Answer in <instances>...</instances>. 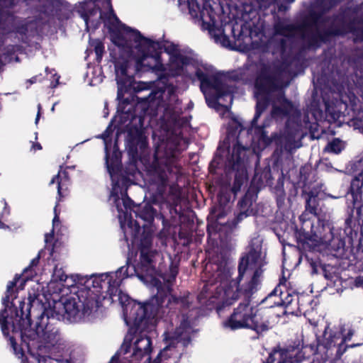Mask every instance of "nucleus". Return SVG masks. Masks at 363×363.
Returning a JSON list of instances; mask_svg holds the SVG:
<instances>
[{
  "label": "nucleus",
  "mask_w": 363,
  "mask_h": 363,
  "mask_svg": "<svg viewBox=\"0 0 363 363\" xmlns=\"http://www.w3.org/2000/svg\"><path fill=\"white\" fill-rule=\"evenodd\" d=\"M245 289L218 284L211 287L209 284H206L198 295V299L201 303L211 306L220 313L225 307L242 298L223 322V328L233 331L248 329L257 335L262 334L269 330L270 322L262 317V308H257L251 304L252 296L258 290L247 291Z\"/></svg>",
  "instance_id": "obj_1"
},
{
  "label": "nucleus",
  "mask_w": 363,
  "mask_h": 363,
  "mask_svg": "<svg viewBox=\"0 0 363 363\" xmlns=\"http://www.w3.org/2000/svg\"><path fill=\"white\" fill-rule=\"evenodd\" d=\"M266 262L262 257V245L251 241L240 256L235 279H231V273L226 259L223 255L213 256L206 264L203 273L207 279L206 284L211 287L215 285H228L246 288L245 291L259 290L262 281L264 266Z\"/></svg>",
  "instance_id": "obj_2"
},
{
  "label": "nucleus",
  "mask_w": 363,
  "mask_h": 363,
  "mask_svg": "<svg viewBox=\"0 0 363 363\" xmlns=\"http://www.w3.org/2000/svg\"><path fill=\"white\" fill-rule=\"evenodd\" d=\"M165 296L164 293L159 292L147 302L143 304L134 303L130 308L128 318L133 321V325L129 328L120 348V353L128 363H140L143 359H145L143 363L150 362L152 340L144 333L155 321Z\"/></svg>",
  "instance_id": "obj_3"
},
{
  "label": "nucleus",
  "mask_w": 363,
  "mask_h": 363,
  "mask_svg": "<svg viewBox=\"0 0 363 363\" xmlns=\"http://www.w3.org/2000/svg\"><path fill=\"white\" fill-rule=\"evenodd\" d=\"M130 259H128L126 264L118 268L114 273L92 276V286L96 289V291L89 286L79 289L74 294L66 298L63 303L65 313L64 318L70 323L81 321L88 317L94 308L99 307V296L101 290L108 285L107 293L111 297L122 293L120 286L123 281L128 278Z\"/></svg>",
  "instance_id": "obj_4"
},
{
  "label": "nucleus",
  "mask_w": 363,
  "mask_h": 363,
  "mask_svg": "<svg viewBox=\"0 0 363 363\" xmlns=\"http://www.w3.org/2000/svg\"><path fill=\"white\" fill-rule=\"evenodd\" d=\"M110 6L109 16L120 23L119 28L111 29L112 41L119 48H126L132 52L133 42L139 55L135 60V69L137 72L161 71L163 70L162 62V45L158 41L152 40L143 36L141 33L122 23L117 17L112 8L111 0L108 1Z\"/></svg>",
  "instance_id": "obj_5"
},
{
  "label": "nucleus",
  "mask_w": 363,
  "mask_h": 363,
  "mask_svg": "<svg viewBox=\"0 0 363 363\" xmlns=\"http://www.w3.org/2000/svg\"><path fill=\"white\" fill-rule=\"evenodd\" d=\"M40 294L33 291L29 292L26 308V322L24 328L20 331L21 347L30 351V342L37 338L42 339L45 343L53 345L57 342L59 329L55 325L57 320L50 317Z\"/></svg>",
  "instance_id": "obj_6"
},
{
  "label": "nucleus",
  "mask_w": 363,
  "mask_h": 363,
  "mask_svg": "<svg viewBox=\"0 0 363 363\" xmlns=\"http://www.w3.org/2000/svg\"><path fill=\"white\" fill-rule=\"evenodd\" d=\"M25 283L26 279L19 274H16L13 279L8 283L5 296L2 298L4 308L0 312L2 332L4 335H9L11 326L12 334L9 338V344L13 353L19 357L23 356L24 350L21 345H18L16 339L20 338V331L24 328L26 303L23 300H18V306H17L14 300L16 297L13 298V296L15 292H18V289H23Z\"/></svg>",
  "instance_id": "obj_7"
},
{
  "label": "nucleus",
  "mask_w": 363,
  "mask_h": 363,
  "mask_svg": "<svg viewBox=\"0 0 363 363\" xmlns=\"http://www.w3.org/2000/svg\"><path fill=\"white\" fill-rule=\"evenodd\" d=\"M257 67L254 86L257 101L255 113L251 121L252 126H256L258 119L266 110L270 102V95L283 88V75L286 72L284 62H265L260 60L255 63Z\"/></svg>",
  "instance_id": "obj_8"
},
{
  "label": "nucleus",
  "mask_w": 363,
  "mask_h": 363,
  "mask_svg": "<svg viewBox=\"0 0 363 363\" xmlns=\"http://www.w3.org/2000/svg\"><path fill=\"white\" fill-rule=\"evenodd\" d=\"M150 180L163 194L171 179L177 181L181 175V167L174 156L158 158L155 157L148 169Z\"/></svg>",
  "instance_id": "obj_9"
},
{
  "label": "nucleus",
  "mask_w": 363,
  "mask_h": 363,
  "mask_svg": "<svg viewBox=\"0 0 363 363\" xmlns=\"http://www.w3.org/2000/svg\"><path fill=\"white\" fill-rule=\"evenodd\" d=\"M347 193L352 196V201L346 208L345 227L352 230L362 219L363 177L353 176Z\"/></svg>",
  "instance_id": "obj_10"
},
{
  "label": "nucleus",
  "mask_w": 363,
  "mask_h": 363,
  "mask_svg": "<svg viewBox=\"0 0 363 363\" xmlns=\"http://www.w3.org/2000/svg\"><path fill=\"white\" fill-rule=\"evenodd\" d=\"M3 24L2 28L7 33H13L18 41L23 44H28L30 37L37 30L35 21L22 18L13 14H8Z\"/></svg>",
  "instance_id": "obj_11"
},
{
  "label": "nucleus",
  "mask_w": 363,
  "mask_h": 363,
  "mask_svg": "<svg viewBox=\"0 0 363 363\" xmlns=\"http://www.w3.org/2000/svg\"><path fill=\"white\" fill-rule=\"evenodd\" d=\"M106 164L108 172L112 180L113 196H118L120 194L125 208H130V205L128 203H133V201L128 195V189L132 184L130 179L123 174L121 164L117 160H113L110 164L107 160Z\"/></svg>",
  "instance_id": "obj_12"
},
{
  "label": "nucleus",
  "mask_w": 363,
  "mask_h": 363,
  "mask_svg": "<svg viewBox=\"0 0 363 363\" xmlns=\"http://www.w3.org/2000/svg\"><path fill=\"white\" fill-rule=\"evenodd\" d=\"M169 288L167 291H165L158 287L157 293L154 296H157L159 292H163L166 296L165 298H164V302L162 303L160 313L156 317V319L162 318L167 310H168L167 313H170V317H172L173 315H176L177 316L181 315L184 319L188 318V312L191 305V302L189 301V293L182 296H169Z\"/></svg>",
  "instance_id": "obj_13"
},
{
  "label": "nucleus",
  "mask_w": 363,
  "mask_h": 363,
  "mask_svg": "<svg viewBox=\"0 0 363 363\" xmlns=\"http://www.w3.org/2000/svg\"><path fill=\"white\" fill-rule=\"evenodd\" d=\"M362 5V4L352 9L347 8L332 16L333 21L329 28L330 30H337V37L351 33L357 39L359 27L354 25V14L358 13Z\"/></svg>",
  "instance_id": "obj_14"
},
{
  "label": "nucleus",
  "mask_w": 363,
  "mask_h": 363,
  "mask_svg": "<svg viewBox=\"0 0 363 363\" xmlns=\"http://www.w3.org/2000/svg\"><path fill=\"white\" fill-rule=\"evenodd\" d=\"M342 330L338 328H330L328 324L324 329L321 336H318L323 346V353L325 358L338 359L343 355L344 352H340V342Z\"/></svg>",
  "instance_id": "obj_15"
},
{
  "label": "nucleus",
  "mask_w": 363,
  "mask_h": 363,
  "mask_svg": "<svg viewBox=\"0 0 363 363\" xmlns=\"http://www.w3.org/2000/svg\"><path fill=\"white\" fill-rule=\"evenodd\" d=\"M303 343V336L296 337L294 340L288 341L284 347L277 346L274 347L268 356V363L276 362L279 359V363H301L298 362V354L302 352L301 345Z\"/></svg>",
  "instance_id": "obj_16"
},
{
  "label": "nucleus",
  "mask_w": 363,
  "mask_h": 363,
  "mask_svg": "<svg viewBox=\"0 0 363 363\" xmlns=\"http://www.w3.org/2000/svg\"><path fill=\"white\" fill-rule=\"evenodd\" d=\"M195 76L200 82V89L203 94L209 89L215 91L214 99L218 100L224 96H230L229 86L223 82L218 74L208 75L200 68H197Z\"/></svg>",
  "instance_id": "obj_17"
},
{
  "label": "nucleus",
  "mask_w": 363,
  "mask_h": 363,
  "mask_svg": "<svg viewBox=\"0 0 363 363\" xmlns=\"http://www.w3.org/2000/svg\"><path fill=\"white\" fill-rule=\"evenodd\" d=\"M337 30H330L328 26L324 29H320L318 27L314 28L299 35L303 42L305 50H316L322 45L330 43L333 38L337 37Z\"/></svg>",
  "instance_id": "obj_18"
},
{
  "label": "nucleus",
  "mask_w": 363,
  "mask_h": 363,
  "mask_svg": "<svg viewBox=\"0 0 363 363\" xmlns=\"http://www.w3.org/2000/svg\"><path fill=\"white\" fill-rule=\"evenodd\" d=\"M274 297L277 298L278 300L273 301V303L267 306V308H274L275 306L289 308L292 306L294 303L296 305L301 306L302 304L299 303L300 299L304 298V295L298 294L294 291L290 292L286 289L285 284H279L274 290L262 301V305Z\"/></svg>",
  "instance_id": "obj_19"
},
{
  "label": "nucleus",
  "mask_w": 363,
  "mask_h": 363,
  "mask_svg": "<svg viewBox=\"0 0 363 363\" xmlns=\"http://www.w3.org/2000/svg\"><path fill=\"white\" fill-rule=\"evenodd\" d=\"M181 335V328H177L173 335L166 337L167 345L160 350L153 362L149 363H178L179 355L176 345L180 341Z\"/></svg>",
  "instance_id": "obj_20"
},
{
  "label": "nucleus",
  "mask_w": 363,
  "mask_h": 363,
  "mask_svg": "<svg viewBox=\"0 0 363 363\" xmlns=\"http://www.w3.org/2000/svg\"><path fill=\"white\" fill-rule=\"evenodd\" d=\"M115 71L116 74V80L118 85V98L121 96V91H128L132 89L135 83L133 75L128 74L129 60L122 57H113Z\"/></svg>",
  "instance_id": "obj_21"
},
{
  "label": "nucleus",
  "mask_w": 363,
  "mask_h": 363,
  "mask_svg": "<svg viewBox=\"0 0 363 363\" xmlns=\"http://www.w3.org/2000/svg\"><path fill=\"white\" fill-rule=\"evenodd\" d=\"M148 146L146 136L142 130L136 126H131L127 133L126 147L129 155L133 158L138 157V149L145 150Z\"/></svg>",
  "instance_id": "obj_22"
},
{
  "label": "nucleus",
  "mask_w": 363,
  "mask_h": 363,
  "mask_svg": "<svg viewBox=\"0 0 363 363\" xmlns=\"http://www.w3.org/2000/svg\"><path fill=\"white\" fill-rule=\"evenodd\" d=\"M252 205V196L246 193L238 202L237 208L239 211L235 213V217L228 220L225 225L231 230L237 228L238 224L244 219L255 214Z\"/></svg>",
  "instance_id": "obj_23"
},
{
  "label": "nucleus",
  "mask_w": 363,
  "mask_h": 363,
  "mask_svg": "<svg viewBox=\"0 0 363 363\" xmlns=\"http://www.w3.org/2000/svg\"><path fill=\"white\" fill-rule=\"evenodd\" d=\"M128 203L130 206L129 209L133 211L135 218H140L145 222L142 227L145 228L147 225L151 224L153 222L157 211L150 203H146L144 206H136L133 202L132 203ZM128 225H133L137 232H139L141 228V225L137 220H132V219H130L128 222Z\"/></svg>",
  "instance_id": "obj_24"
},
{
  "label": "nucleus",
  "mask_w": 363,
  "mask_h": 363,
  "mask_svg": "<svg viewBox=\"0 0 363 363\" xmlns=\"http://www.w3.org/2000/svg\"><path fill=\"white\" fill-rule=\"evenodd\" d=\"M320 193V186H315L307 191L306 189L302 190L301 196L305 199V211L299 216V220H303L308 218V214L314 216L318 215V207L320 205L319 194Z\"/></svg>",
  "instance_id": "obj_25"
},
{
  "label": "nucleus",
  "mask_w": 363,
  "mask_h": 363,
  "mask_svg": "<svg viewBox=\"0 0 363 363\" xmlns=\"http://www.w3.org/2000/svg\"><path fill=\"white\" fill-rule=\"evenodd\" d=\"M156 254L157 251L149 248L148 246H143L140 248V269L150 276H152L155 272V267L153 266V259Z\"/></svg>",
  "instance_id": "obj_26"
},
{
  "label": "nucleus",
  "mask_w": 363,
  "mask_h": 363,
  "mask_svg": "<svg viewBox=\"0 0 363 363\" xmlns=\"http://www.w3.org/2000/svg\"><path fill=\"white\" fill-rule=\"evenodd\" d=\"M323 16V12L314 10L309 11L308 14L302 18L301 23L297 25V32L298 34L318 27V24L321 21Z\"/></svg>",
  "instance_id": "obj_27"
},
{
  "label": "nucleus",
  "mask_w": 363,
  "mask_h": 363,
  "mask_svg": "<svg viewBox=\"0 0 363 363\" xmlns=\"http://www.w3.org/2000/svg\"><path fill=\"white\" fill-rule=\"evenodd\" d=\"M339 330H342V337L340 342V347L339 348L340 352L345 353V352L350 348H354L357 347L362 346L363 343H352L348 344L352 340L353 336L356 333V330L352 325H346L345 324H340L338 326Z\"/></svg>",
  "instance_id": "obj_28"
},
{
  "label": "nucleus",
  "mask_w": 363,
  "mask_h": 363,
  "mask_svg": "<svg viewBox=\"0 0 363 363\" xmlns=\"http://www.w3.org/2000/svg\"><path fill=\"white\" fill-rule=\"evenodd\" d=\"M68 168L69 167H67L65 169H62V167H60L57 174L54 176L49 183V185H52L55 183L57 184L58 201L65 196L64 191L67 189V185L69 183L70 179L67 170Z\"/></svg>",
  "instance_id": "obj_29"
},
{
  "label": "nucleus",
  "mask_w": 363,
  "mask_h": 363,
  "mask_svg": "<svg viewBox=\"0 0 363 363\" xmlns=\"http://www.w3.org/2000/svg\"><path fill=\"white\" fill-rule=\"evenodd\" d=\"M301 227L298 229L296 228L295 237L298 243H307L311 240L313 223L309 218H305L303 220H300Z\"/></svg>",
  "instance_id": "obj_30"
},
{
  "label": "nucleus",
  "mask_w": 363,
  "mask_h": 363,
  "mask_svg": "<svg viewBox=\"0 0 363 363\" xmlns=\"http://www.w3.org/2000/svg\"><path fill=\"white\" fill-rule=\"evenodd\" d=\"M247 149L240 143L237 140L236 144L233 147V152L228 159V163L231 168H238V167H245L244 155Z\"/></svg>",
  "instance_id": "obj_31"
},
{
  "label": "nucleus",
  "mask_w": 363,
  "mask_h": 363,
  "mask_svg": "<svg viewBox=\"0 0 363 363\" xmlns=\"http://www.w3.org/2000/svg\"><path fill=\"white\" fill-rule=\"evenodd\" d=\"M316 343L305 344L303 340L301 345L302 352H299L297 358L299 359L298 362H302L304 359L309 358L311 356L315 355L318 353L323 352V346L320 345V341L318 337H316Z\"/></svg>",
  "instance_id": "obj_32"
},
{
  "label": "nucleus",
  "mask_w": 363,
  "mask_h": 363,
  "mask_svg": "<svg viewBox=\"0 0 363 363\" xmlns=\"http://www.w3.org/2000/svg\"><path fill=\"white\" fill-rule=\"evenodd\" d=\"M275 35L283 37H292L297 32V26L286 23V20L278 18L274 24Z\"/></svg>",
  "instance_id": "obj_33"
},
{
  "label": "nucleus",
  "mask_w": 363,
  "mask_h": 363,
  "mask_svg": "<svg viewBox=\"0 0 363 363\" xmlns=\"http://www.w3.org/2000/svg\"><path fill=\"white\" fill-rule=\"evenodd\" d=\"M231 169L235 172L231 191L236 195L238 192L240 191L242 186L247 181V172L245 167H238V168Z\"/></svg>",
  "instance_id": "obj_34"
},
{
  "label": "nucleus",
  "mask_w": 363,
  "mask_h": 363,
  "mask_svg": "<svg viewBox=\"0 0 363 363\" xmlns=\"http://www.w3.org/2000/svg\"><path fill=\"white\" fill-rule=\"evenodd\" d=\"M77 12L83 18L86 24H88L90 17L96 13V9L94 2L84 1L79 4Z\"/></svg>",
  "instance_id": "obj_35"
},
{
  "label": "nucleus",
  "mask_w": 363,
  "mask_h": 363,
  "mask_svg": "<svg viewBox=\"0 0 363 363\" xmlns=\"http://www.w3.org/2000/svg\"><path fill=\"white\" fill-rule=\"evenodd\" d=\"M225 152H229V149L227 150L219 145L215 152L213 160L211 161L208 166V171L211 174H216L217 169L222 164L223 160V155Z\"/></svg>",
  "instance_id": "obj_36"
},
{
  "label": "nucleus",
  "mask_w": 363,
  "mask_h": 363,
  "mask_svg": "<svg viewBox=\"0 0 363 363\" xmlns=\"http://www.w3.org/2000/svg\"><path fill=\"white\" fill-rule=\"evenodd\" d=\"M350 174L363 177V157L351 161L346 167Z\"/></svg>",
  "instance_id": "obj_37"
},
{
  "label": "nucleus",
  "mask_w": 363,
  "mask_h": 363,
  "mask_svg": "<svg viewBox=\"0 0 363 363\" xmlns=\"http://www.w3.org/2000/svg\"><path fill=\"white\" fill-rule=\"evenodd\" d=\"M283 104L281 106H274L272 108V113L276 115L289 116L293 105L291 101L286 98H283Z\"/></svg>",
  "instance_id": "obj_38"
},
{
  "label": "nucleus",
  "mask_w": 363,
  "mask_h": 363,
  "mask_svg": "<svg viewBox=\"0 0 363 363\" xmlns=\"http://www.w3.org/2000/svg\"><path fill=\"white\" fill-rule=\"evenodd\" d=\"M90 45L94 48V51L96 54V61L100 63L105 52V47L103 42L99 39H94L90 42Z\"/></svg>",
  "instance_id": "obj_39"
},
{
  "label": "nucleus",
  "mask_w": 363,
  "mask_h": 363,
  "mask_svg": "<svg viewBox=\"0 0 363 363\" xmlns=\"http://www.w3.org/2000/svg\"><path fill=\"white\" fill-rule=\"evenodd\" d=\"M181 108H177V107H174L172 106L168 105L164 108V116L172 122L177 123L182 114Z\"/></svg>",
  "instance_id": "obj_40"
},
{
  "label": "nucleus",
  "mask_w": 363,
  "mask_h": 363,
  "mask_svg": "<svg viewBox=\"0 0 363 363\" xmlns=\"http://www.w3.org/2000/svg\"><path fill=\"white\" fill-rule=\"evenodd\" d=\"M179 272V267L177 264L171 262V264L169 267V273L168 274H162L161 277L163 279L164 282H167L168 284H172V283L175 281V279Z\"/></svg>",
  "instance_id": "obj_41"
},
{
  "label": "nucleus",
  "mask_w": 363,
  "mask_h": 363,
  "mask_svg": "<svg viewBox=\"0 0 363 363\" xmlns=\"http://www.w3.org/2000/svg\"><path fill=\"white\" fill-rule=\"evenodd\" d=\"M174 61L179 68H182L184 66L193 65L194 61V58L181 53L174 55Z\"/></svg>",
  "instance_id": "obj_42"
},
{
  "label": "nucleus",
  "mask_w": 363,
  "mask_h": 363,
  "mask_svg": "<svg viewBox=\"0 0 363 363\" xmlns=\"http://www.w3.org/2000/svg\"><path fill=\"white\" fill-rule=\"evenodd\" d=\"M343 149L344 145H342V140L339 138H334L331 142L328 143L325 150L329 152L339 154Z\"/></svg>",
  "instance_id": "obj_43"
},
{
  "label": "nucleus",
  "mask_w": 363,
  "mask_h": 363,
  "mask_svg": "<svg viewBox=\"0 0 363 363\" xmlns=\"http://www.w3.org/2000/svg\"><path fill=\"white\" fill-rule=\"evenodd\" d=\"M351 125L363 133V111H359L350 121Z\"/></svg>",
  "instance_id": "obj_44"
},
{
  "label": "nucleus",
  "mask_w": 363,
  "mask_h": 363,
  "mask_svg": "<svg viewBox=\"0 0 363 363\" xmlns=\"http://www.w3.org/2000/svg\"><path fill=\"white\" fill-rule=\"evenodd\" d=\"M52 277L55 281H65L67 279V276L63 269L58 268L57 266H55L54 268Z\"/></svg>",
  "instance_id": "obj_45"
},
{
  "label": "nucleus",
  "mask_w": 363,
  "mask_h": 363,
  "mask_svg": "<svg viewBox=\"0 0 363 363\" xmlns=\"http://www.w3.org/2000/svg\"><path fill=\"white\" fill-rule=\"evenodd\" d=\"M340 0H321L320 6L323 9L322 12L329 11L334 7H335L339 3Z\"/></svg>",
  "instance_id": "obj_46"
},
{
  "label": "nucleus",
  "mask_w": 363,
  "mask_h": 363,
  "mask_svg": "<svg viewBox=\"0 0 363 363\" xmlns=\"http://www.w3.org/2000/svg\"><path fill=\"white\" fill-rule=\"evenodd\" d=\"M58 206V203H56L55 208H54V218L52 219V233L50 235L46 234L45 235V242L48 241V236H50V238H53V233H54V228L57 226H58L60 224V212H57V208Z\"/></svg>",
  "instance_id": "obj_47"
},
{
  "label": "nucleus",
  "mask_w": 363,
  "mask_h": 363,
  "mask_svg": "<svg viewBox=\"0 0 363 363\" xmlns=\"http://www.w3.org/2000/svg\"><path fill=\"white\" fill-rule=\"evenodd\" d=\"M189 4V13L193 18H198L199 14L200 13L201 17H202V11H200V6L197 2L191 3L190 1H188Z\"/></svg>",
  "instance_id": "obj_48"
},
{
  "label": "nucleus",
  "mask_w": 363,
  "mask_h": 363,
  "mask_svg": "<svg viewBox=\"0 0 363 363\" xmlns=\"http://www.w3.org/2000/svg\"><path fill=\"white\" fill-rule=\"evenodd\" d=\"M284 147L285 150L290 151L294 147V137L291 135H284Z\"/></svg>",
  "instance_id": "obj_49"
},
{
  "label": "nucleus",
  "mask_w": 363,
  "mask_h": 363,
  "mask_svg": "<svg viewBox=\"0 0 363 363\" xmlns=\"http://www.w3.org/2000/svg\"><path fill=\"white\" fill-rule=\"evenodd\" d=\"M39 11L45 16H49L53 12V4H45L40 6Z\"/></svg>",
  "instance_id": "obj_50"
},
{
  "label": "nucleus",
  "mask_w": 363,
  "mask_h": 363,
  "mask_svg": "<svg viewBox=\"0 0 363 363\" xmlns=\"http://www.w3.org/2000/svg\"><path fill=\"white\" fill-rule=\"evenodd\" d=\"M40 259V256L38 254L35 257H34L30 261V264L26 268L24 269L23 272L26 273L28 271H31L33 267H37L39 264Z\"/></svg>",
  "instance_id": "obj_51"
},
{
  "label": "nucleus",
  "mask_w": 363,
  "mask_h": 363,
  "mask_svg": "<svg viewBox=\"0 0 363 363\" xmlns=\"http://www.w3.org/2000/svg\"><path fill=\"white\" fill-rule=\"evenodd\" d=\"M247 70V69L245 68L240 69L238 73L233 76V79L235 81H247V79L245 77V72Z\"/></svg>",
  "instance_id": "obj_52"
},
{
  "label": "nucleus",
  "mask_w": 363,
  "mask_h": 363,
  "mask_svg": "<svg viewBox=\"0 0 363 363\" xmlns=\"http://www.w3.org/2000/svg\"><path fill=\"white\" fill-rule=\"evenodd\" d=\"M260 140L263 142L265 145H269L272 143L273 138L269 137L267 133L263 130L260 135Z\"/></svg>",
  "instance_id": "obj_53"
},
{
  "label": "nucleus",
  "mask_w": 363,
  "mask_h": 363,
  "mask_svg": "<svg viewBox=\"0 0 363 363\" xmlns=\"http://www.w3.org/2000/svg\"><path fill=\"white\" fill-rule=\"evenodd\" d=\"M45 363H69V361L63 358L49 357L48 359L45 360Z\"/></svg>",
  "instance_id": "obj_54"
},
{
  "label": "nucleus",
  "mask_w": 363,
  "mask_h": 363,
  "mask_svg": "<svg viewBox=\"0 0 363 363\" xmlns=\"http://www.w3.org/2000/svg\"><path fill=\"white\" fill-rule=\"evenodd\" d=\"M320 267L325 279H331L333 278L332 275L330 273H328V265L320 264Z\"/></svg>",
  "instance_id": "obj_55"
},
{
  "label": "nucleus",
  "mask_w": 363,
  "mask_h": 363,
  "mask_svg": "<svg viewBox=\"0 0 363 363\" xmlns=\"http://www.w3.org/2000/svg\"><path fill=\"white\" fill-rule=\"evenodd\" d=\"M285 200V194L284 191H281L279 194L277 196V203L279 207L284 204Z\"/></svg>",
  "instance_id": "obj_56"
},
{
  "label": "nucleus",
  "mask_w": 363,
  "mask_h": 363,
  "mask_svg": "<svg viewBox=\"0 0 363 363\" xmlns=\"http://www.w3.org/2000/svg\"><path fill=\"white\" fill-rule=\"evenodd\" d=\"M306 299H308L307 301L308 302H311V297L309 296H305L304 295V298H302L300 299V303L302 304L301 306L300 305H296L297 306V308L299 310V311H301L302 309H303L304 308V301Z\"/></svg>",
  "instance_id": "obj_57"
},
{
  "label": "nucleus",
  "mask_w": 363,
  "mask_h": 363,
  "mask_svg": "<svg viewBox=\"0 0 363 363\" xmlns=\"http://www.w3.org/2000/svg\"><path fill=\"white\" fill-rule=\"evenodd\" d=\"M143 246H148L149 248H151L152 241L150 238H145L141 240L140 248Z\"/></svg>",
  "instance_id": "obj_58"
},
{
  "label": "nucleus",
  "mask_w": 363,
  "mask_h": 363,
  "mask_svg": "<svg viewBox=\"0 0 363 363\" xmlns=\"http://www.w3.org/2000/svg\"><path fill=\"white\" fill-rule=\"evenodd\" d=\"M278 46L281 52H284L286 50V39L281 38L278 41Z\"/></svg>",
  "instance_id": "obj_59"
},
{
  "label": "nucleus",
  "mask_w": 363,
  "mask_h": 363,
  "mask_svg": "<svg viewBox=\"0 0 363 363\" xmlns=\"http://www.w3.org/2000/svg\"><path fill=\"white\" fill-rule=\"evenodd\" d=\"M272 303H273V301H272L271 299H269L264 304H262V301H261L259 303V305L257 306V308H262V315H263L264 313V310L268 308H267V306H269ZM269 308L270 309L271 308Z\"/></svg>",
  "instance_id": "obj_60"
},
{
  "label": "nucleus",
  "mask_w": 363,
  "mask_h": 363,
  "mask_svg": "<svg viewBox=\"0 0 363 363\" xmlns=\"http://www.w3.org/2000/svg\"><path fill=\"white\" fill-rule=\"evenodd\" d=\"M111 134V130L109 129V127H108L99 138L106 140L108 137H110Z\"/></svg>",
  "instance_id": "obj_61"
},
{
  "label": "nucleus",
  "mask_w": 363,
  "mask_h": 363,
  "mask_svg": "<svg viewBox=\"0 0 363 363\" xmlns=\"http://www.w3.org/2000/svg\"><path fill=\"white\" fill-rule=\"evenodd\" d=\"M169 210L170 214L172 215V217H174L175 216H177L178 214V212L177 210V206H173V205L170 204L169 206Z\"/></svg>",
  "instance_id": "obj_62"
},
{
  "label": "nucleus",
  "mask_w": 363,
  "mask_h": 363,
  "mask_svg": "<svg viewBox=\"0 0 363 363\" xmlns=\"http://www.w3.org/2000/svg\"><path fill=\"white\" fill-rule=\"evenodd\" d=\"M232 32H233V36H234V38H235V39L236 40H238V41H240V40H244V38H243V34H242V30H240V31H239V33H238V35H237V36H236V35H235V29H234V28H233V29H232Z\"/></svg>",
  "instance_id": "obj_63"
},
{
  "label": "nucleus",
  "mask_w": 363,
  "mask_h": 363,
  "mask_svg": "<svg viewBox=\"0 0 363 363\" xmlns=\"http://www.w3.org/2000/svg\"><path fill=\"white\" fill-rule=\"evenodd\" d=\"M357 40L363 42V26L359 27L358 33L357 35Z\"/></svg>",
  "instance_id": "obj_64"
}]
</instances>
